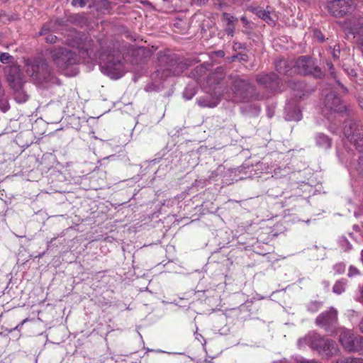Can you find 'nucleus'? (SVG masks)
<instances>
[{
    "mask_svg": "<svg viewBox=\"0 0 363 363\" xmlns=\"http://www.w3.org/2000/svg\"><path fill=\"white\" fill-rule=\"evenodd\" d=\"M26 72L38 84L55 82V77L51 68L45 60L26 61Z\"/></svg>",
    "mask_w": 363,
    "mask_h": 363,
    "instance_id": "nucleus-1",
    "label": "nucleus"
},
{
    "mask_svg": "<svg viewBox=\"0 0 363 363\" xmlns=\"http://www.w3.org/2000/svg\"><path fill=\"white\" fill-rule=\"evenodd\" d=\"M232 81V91L233 100L236 102H242L252 99H257L258 96L255 92V87L245 79L238 76H230Z\"/></svg>",
    "mask_w": 363,
    "mask_h": 363,
    "instance_id": "nucleus-2",
    "label": "nucleus"
},
{
    "mask_svg": "<svg viewBox=\"0 0 363 363\" xmlns=\"http://www.w3.org/2000/svg\"><path fill=\"white\" fill-rule=\"evenodd\" d=\"M160 68L157 70L156 74L164 78L170 75H179L186 69V65L182 61H179L173 57L162 55L159 57Z\"/></svg>",
    "mask_w": 363,
    "mask_h": 363,
    "instance_id": "nucleus-3",
    "label": "nucleus"
},
{
    "mask_svg": "<svg viewBox=\"0 0 363 363\" xmlns=\"http://www.w3.org/2000/svg\"><path fill=\"white\" fill-rule=\"evenodd\" d=\"M100 60V67L103 73L115 79L123 76L124 69L121 57L114 55L101 54Z\"/></svg>",
    "mask_w": 363,
    "mask_h": 363,
    "instance_id": "nucleus-4",
    "label": "nucleus"
},
{
    "mask_svg": "<svg viewBox=\"0 0 363 363\" xmlns=\"http://www.w3.org/2000/svg\"><path fill=\"white\" fill-rule=\"evenodd\" d=\"M343 133L357 150L363 152V126L354 121H347L344 124Z\"/></svg>",
    "mask_w": 363,
    "mask_h": 363,
    "instance_id": "nucleus-5",
    "label": "nucleus"
},
{
    "mask_svg": "<svg viewBox=\"0 0 363 363\" xmlns=\"http://www.w3.org/2000/svg\"><path fill=\"white\" fill-rule=\"evenodd\" d=\"M49 52L53 62L60 69H64L77 63L76 55L67 48H53L50 50Z\"/></svg>",
    "mask_w": 363,
    "mask_h": 363,
    "instance_id": "nucleus-6",
    "label": "nucleus"
},
{
    "mask_svg": "<svg viewBox=\"0 0 363 363\" xmlns=\"http://www.w3.org/2000/svg\"><path fill=\"white\" fill-rule=\"evenodd\" d=\"M293 70L294 74H313L316 77H320L322 74L314 61L307 56L299 57L293 64Z\"/></svg>",
    "mask_w": 363,
    "mask_h": 363,
    "instance_id": "nucleus-7",
    "label": "nucleus"
},
{
    "mask_svg": "<svg viewBox=\"0 0 363 363\" xmlns=\"http://www.w3.org/2000/svg\"><path fill=\"white\" fill-rule=\"evenodd\" d=\"M335 343L334 341L325 339L316 333H308L303 337L298 339L297 344L299 347L308 345L313 350H318Z\"/></svg>",
    "mask_w": 363,
    "mask_h": 363,
    "instance_id": "nucleus-8",
    "label": "nucleus"
},
{
    "mask_svg": "<svg viewBox=\"0 0 363 363\" xmlns=\"http://www.w3.org/2000/svg\"><path fill=\"white\" fill-rule=\"evenodd\" d=\"M328 11L335 17L351 13L355 9L353 0H333L328 4Z\"/></svg>",
    "mask_w": 363,
    "mask_h": 363,
    "instance_id": "nucleus-9",
    "label": "nucleus"
},
{
    "mask_svg": "<svg viewBox=\"0 0 363 363\" xmlns=\"http://www.w3.org/2000/svg\"><path fill=\"white\" fill-rule=\"evenodd\" d=\"M324 103L328 110L334 112L342 113L347 110L345 104L335 91L326 94Z\"/></svg>",
    "mask_w": 363,
    "mask_h": 363,
    "instance_id": "nucleus-10",
    "label": "nucleus"
},
{
    "mask_svg": "<svg viewBox=\"0 0 363 363\" xmlns=\"http://www.w3.org/2000/svg\"><path fill=\"white\" fill-rule=\"evenodd\" d=\"M257 82L264 89H267L270 91H277L280 90L279 79L277 74L274 73L259 74L257 77Z\"/></svg>",
    "mask_w": 363,
    "mask_h": 363,
    "instance_id": "nucleus-11",
    "label": "nucleus"
},
{
    "mask_svg": "<svg viewBox=\"0 0 363 363\" xmlns=\"http://www.w3.org/2000/svg\"><path fill=\"white\" fill-rule=\"evenodd\" d=\"M337 311L335 308H331L329 311L320 314L317 317L315 323L318 325L324 328L326 330H328L329 328L336 323L337 319Z\"/></svg>",
    "mask_w": 363,
    "mask_h": 363,
    "instance_id": "nucleus-12",
    "label": "nucleus"
},
{
    "mask_svg": "<svg viewBox=\"0 0 363 363\" xmlns=\"http://www.w3.org/2000/svg\"><path fill=\"white\" fill-rule=\"evenodd\" d=\"M7 80L13 89H18L21 87L23 77L18 67L13 66L9 68L7 74Z\"/></svg>",
    "mask_w": 363,
    "mask_h": 363,
    "instance_id": "nucleus-13",
    "label": "nucleus"
},
{
    "mask_svg": "<svg viewBox=\"0 0 363 363\" xmlns=\"http://www.w3.org/2000/svg\"><path fill=\"white\" fill-rule=\"evenodd\" d=\"M315 142L316 146L323 150H328L332 146L331 139L326 135L319 133L315 136Z\"/></svg>",
    "mask_w": 363,
    "mask_h": 363,
    "instance_id": "nucleus-14",
    "label": "nucleus"
},
{
    "mask_svg": "<svg viewBox=\"0 0 363 363\" xmlns=\"http://www.w3.org/2000/svg\"><path fill=\"white\" fill-rule=\"evenodd\" d=\"M293 62H289L285 60H280L277 62L276 69L280 74L291 75L294 74Z\"/></svg>",
    "mask_w": 363,
    "mask_h": 363,
    "instance_id": "nucleus-15",
    "label": "nucleus"
},
{
    "mask_svg": "<svg viewBox=\"0 0 363 363\" xmlns=\"http://www.w3.org/2000/svg\"><path fill=\"white\" fill-rule=\"evenodd\" d=\"M52 23H48L45 24L40 31L39 32L40 35H45V41L49 43H56L57 38V36L50 33V31L52 28Z\"/></svg>",
    "mask_w": 363,
    "mask_h": 363,
    "instance_id": "nucleus-16",
    "label": "nucleus"
},
{
    "mask_svg": "<svg viewBox=\"0 0 363 363\" xmlns=\"http://www.w3.org/2000/svg\"><path fill=\"white\" fill-rule=\"evenodd\" d=\"M355 335L350 330L345 328L341 330L339 340L344 348L347 350V345L352 343Z\"/></svg>",
    "mask_w": 363,
    "mask_h": 363,
    "instance_id": "nucleus-17",
    "label": "nucleus"
},
{
    "mask_svg": "<svg viewBox=\"0 0 363 363\" xmlns=\"http://www.w3.org/2000/svg\"><path fill=\"white\" fill-rule=\"evenodd\" d=\"M363 350V337L356 335L350 344L347 345V350L349 352H358Z\"/></svg>",
    "mask_w": 363,
    "mask_h": 363,
    "instance_id": "nucleus-18",
    "label": "nucleus"
},
{
    "mask_svg": "<svg viewBox=\"0 0 363 363\" xmlns=\"http://www.w3.org/2000/svg\"><path fill=\"white\" fill-rule=\"evenodd\" d=\"M285 118L287 121H299L302 118V114L298 108H291L289 107L286 108Z\"/></svg>",
    "mask_w": 363,
    "mask_h": 363,
    "instance_id": "nucleus-19",
    "label": "nucleus"
},
{
    "mask_svg": "<svg viewBox=\"0 0 363 363\" xmlns=\"http://www.w3.org/2000/svg\"><path fill=\"white\" fill-rule=\"evenodd\" d=\"M316 351L322 356L330 357L337 354L338 348L337 347L336 344L334 343L331 345H329L328 347H326L323 349H320Z\"/></svg>",
    "mask_w": 363,
    "mask_h": 363,
    "instance_id": "nucleus-20",
    "label": "nucleus"
},
{
    "mask_svg": "<svg viewBox=\"0 0 363 363\" xmlns=\"http://www.w3.org/2000/svg\"><path fill=\"white\" fill-rule=\"evenodd\" d=\"M243 113L252 116H257L260 111V108L257 105L246 104L242 106Z\"/></svg>",
    "mask_w": 363,
    "mask_h": 363,
    "instance_id": "nucleus-21",
    "label": "nucleus"
},
{
    "mask_svg": "<svg viewBox=\"0 0 363 363\" xmlns=\"http://www.w3.org/2000/svg\"><path fill=\"white\" fill-rule=\"evenodd\" d=\"M259 16L262 18L264 21H265L267 23L270 25H274L275 24V16H272L269 11H259L258 13Z\"/></svg>",
    "mask_w": 363,
    "mask_h": 363,
    "instance_id": "nucleus-22",
    "label": "nucleus"
},
{
    "mask_svg": "<svg viewBox=\"0 0 363 363\" xmlns=\"http://www.w3.org/2000/svg\"><path fill=\"white\" fill-rule=\"evenodd\" d=\"M345 284H346L345 281H337L333 287V292L337 294H342L343 291H345Z\"/></svg>",
    "mask_w": 363,
    "mask_h": 363,
    "instance_id": "nucleus-23",
    "label": "nucleus"
},
{
    "mask_svg": "<svg viewBox=\"0 0 363 363\" xmlns=\"http://www.w3.org/2000/svg\"><path fill=\"white\" fill-rule=\"evenodd\" d=\"M196 91L194 87L193 86H187L184 93H183V95H184V97L187 99V100H190L193 98V96L196 94Z\"/></svg>",
    "mask_w": 363,
    "mask_h": 363,
    "instance_id": "nucleus-24",
    "label": "nucleus"
},
{
    "mask_svg": "<svg viewBox=\"0 0 363 363\" xmlns=\"http://www.w3.org/2000/svg\"><path fill=\"white\" fill-rule=\"evenodd\" d=\"M322 306V303L319 301H312L309 303L307 306V308L308 311L312 313L317 312L320 307Z\"/></svg>",
    "mask_w": 363,
    "mask_h": 363,
    "instance_id": "nucleus-25",
    "label": "nucleus"
},
{
    "mask_svg": "<svg viewBox=\"0 0 363 363\" xmlns=\"http://www.w3.org/2000/svg\"><path fill=\"white\" fill-rule=\"evenodd\" d=\"M198 104L201 107H215L217 105V102L211 103L204 98H199L197 100Z\"/></svg>",
    "mask_w": 363,
    "mask_h": 363,
    "instance_id": "nucleus-26",
    "label": "nucleus"
},
{
    "mask_svg": "<svg viewBox=\"0 0 363 363\" xmlns=\"http://www.w3.org/2000/svg\"><path fill=\"white\" fill-rule=\"evenodd\" d=\"M223 20L226 23V26L235 24L238 22L237 18L227 13L223 14Z\"/></svg>",
    "mask_w": 363,
    "mask_h": 363,
    "instance_id": "nucleus-27",
    "label": "nucleus"
},
{
    "mask_svg": "<svg viewBox=\"0 0 363 363\" xmlns=\"http://www.w3.org/2000/svg\"><path fill=\"white\" fill-rule=\"evenodd\" d=\"M333 269L336 274H342L345 271V265L343 263H337L334 265Z\"/></svg>",
    "mask_w": 363,
    "mask_h": 363,
    "instance_id": "nucleus-28",
    "label": "nucleus"
},
{
    "mask_svg": "<svg viewBox=\"0 0 363 363\" xmlns=\"http://www.w3.org/2000/svg\"><path fill=\"white\" fill-rule=\"evenodd\" d=\"M12 57L8 53H0V61L2 63H9L11 62Z\"/></svg>",
    "mask_w": 363,
    "mask_h": 363,
    "instance_id": "nucleus-29",
    "label": "nucleus"
},
{
    "mask_svg": "<svg viewBox=\"0 0 363 363\" xmlns=\"http://www.w3.org/2000/svg\"><path fill=\"white\" fill-rule=\"evenodd\" d=\"M89 0H72V5L74 6L84 7Z\"/></svg>",
    "mask_w": 363,
    "mask_h": 363,
    "instance_id": "nucleus-30",
    "label": "nucleus"
},
{
    "mask_svg": "<svg viewBox=\"0 0 363 363\" xmlns=\"http://www.w3.org/2000/svg\"><path fill=\"white\" fill-rule=\"evenodd\" d=\"M225 31L228 35L233 36L235 32V24L227 25Z\"/></svg>",
    "mask_w": 363,
    "mask_h": 363,
    "instance_id": "nucleus-31",
    "label": "nucleus"
},
{
    "mask_svg": "<svg viewBox=\"0 0 363 363\" xmlns=\"http://www.w3.org/2000/svg\"><path fill=\"white\" fill-rule=\"evenodd\" d=\"M296 363H318L315 360H308L301 357H297L294 359Z\"/></svg>",
    "mask_w": 363,
    "mask_h": 363,
    "instance_id": "nucleus-32",
    "label": "nucleus"
},
{
    "mask_svg": "<svg viewBox=\"0 0 363 363\" xmlns=\"http://www.w3.org/2000/svg\"><path fill=\"white\" fill-rule=\"evenodd\" d=\"M340 48L339 45H335L332 52L333 57L335 60H337L340 57Z\"/></svg>",
    "mask_w": 363,
    "mask_h": 363,
    "instance_id": "nucleus-33",
    "label": "nucleus"
},
{
    "mask_svg": "<svg viewBox=\"0 0 363 363\" xmlns=\"http://www.w3.org/2000/svg\"><path fill=\"white\" fill-rule=\"evenodd\" d=\"M342 247L345 248V250H350V247H351V245L350 244V242L345 238H342L340 240Z\"/></svg>",
    "mask_w": 363,
    "mask_h": 363,
    "instance_id": "nucleus-34",
    "label": "nucleus"
},
{
    "mask_svg": "<svg viewBox=\"0 0 363 363\" xmlns=\"http://www.w3.org/2000/svg\"><path fill=\"white\" fill-rule=\"evenodd\" d=\"M359 274V271L357 268L353 266H350L348 272L349 277H353Z\"/></svg>",
    "mask_w": 363,
    "mask_h": 363,
    "instance_id": "nucleus-35",
    "label": "nucleus"
},
{
    "mask_svg": "<svg viewBox=\"0 0 363 363\" xmlns=\"http://www.w3.org/2000/svg\"><path fill=\"white\" fill-rule=\"evenodd\" d=\"M235 58L238 59L240 62H247L248 60V56L245 54H238L235 57Z\"/></svg>",
    "mask_w": 363,
    "mask_h": 363,
    "instance_id": "nucleus-36",
    "label": "nucleus"
},
{
    "mask_svg": "<svg viewBox=\"0 0 363 363\" xmlns=\"http://www.w3.org/2000/svg\"><path fill=\"white\" fill-rule=\"evenodd\" d=\"M314 35L320 42L323 43L324 41V36L320 31L315 30Z\"/></svg>",
    "mask_w": 363,
    "mask_h": 363,
    "instance_id": "nucleus-37",
    "label": "nucleus"
},
{
    "mask_svg": "<svg viewBox=\"0 0 363 363\" xmlns=\"http://www.w3.org/2000/svg\"><path fill=\"white\" fill-rule=\"evenodd\" d=\"M357 170L359 173L363 174V157H360L359 160Z\"/></svg>",
    "mask_w": 363,
    "mask_h": 363,
    "instance_id": "nucleus-38",
    "label": "nucleus"
},
{
    "mask_svg": "<svg viewBox=\"0 0 363 363\" xmlns=\"http://www.w3.org/2000/svg\"><path fill=\"white\" fill-rule=\"evenodd\" d=\"M219 74L220 76V78L221 79L223 77V68L221 67H219L216 69V72L214 73V74Z\"/></svg>",
    "mask_w": 363,
    "mask_h": 363,
    "instance_id": "nucleus-39",
    "label": "nucleus"
},
{
    "mask_svg": "<svg viewBox=\"0 0 363 363\" xmlns=\"http://www.w3.org/2000/svg\"><path fill=\"white\" fill-rule=\"evenodd\" d=\"M219 169H220V168H218L216 171L212 172H211V174L209 176V178H210V179H213V178H215V177H218V171H219Z\"/></svg>",
    "mask_w": 363,
    "mask_h": 363,
    "instance_id": "nucleus-40",
    "label": "nucleus"
},
{
    "mask_svg": "<svg viewBox=\"0 0 363 363\" xmlns=\"http://www.w3.org/2000/svg\"><path fill=\"white\" fill-rule=\"evenodd\" d=\"M336 82H337L338 86H340V88L341 89L342 91L344 93H346L347 91V88H345L338 80H337Z\"/></svg>",
    "mask_w": 363,
    "mask_h": 363,
    "instance_id": "nucleus-41",
    "label": "nucleus"
},
{
    "mask_svg": "<svg viewBox=\"0 0 363 363\" xmlns=\"http://www.w3.org/2000/svg\"><path fill=\"white\" fill-rule=\"evenodd\" d=\"M360 298L359 299V301L363 303V287L360 289Z\"/></svg>",
    "mask_w": 363,
    "mask_h": 363,
    "instance_id": "nucleus-42",
    "label": "nucleus"
},
{
    "mask_svg": "<svg viewBox=\"0 0 363 363\" xmlns=\"http://www.w3.org/2000/svg\"><path fill=\"white\" fill-rule=\"evenodd\" d=\"M27 321V319H24L21 323V324L18 325L15 329L16 330H18L21 327H22V325Z\"/></svg>",
    "mask_w": 363,
    "mask_h": 363,
    "instance_id": "nucleus-43",
    "label": "nucleus"
},
{
    "mask_svg": "<svg viewBox=\"0 0 363 363\" xmlns=\"http://www.w3.org/2000/svg\"><path fill=\"white\" fill-rule=\"evenodd\" d=\"M348 75L350 76H355L356 73L354 69H351L350 72H347Z\"/></svg>",
    "mask_w": 363,
    "mask_h": 363,
    "instance_id": "nucleus-44",
    "label": "nucleus"
},
{
    "mask_svg": "<svg viewBox=\"0 0 363 363\" xmlns=\"http://www.w3.org/2000/svg\"><path fill=\"white\" fill-rule=\"evenodd\" d=\"M200 4H205L208 0H196Z\"/></svg>",
    "mask_w": 363,
    "mask_h": 363,
    "instance_id": "nucleus-45",
    "label": "nucleus"
},
{
    "mask_svg": "<svg viewBox=\"0 0 363 363\" xmlns=\"http://www.w3.org/2000/svg\"><path fill=\"white\" fill-rule=\"evenodd\" d=\"M274 363H288V362L285 359H284V360H281L279 362H275Z\"/></svg>",
    "mask_w": 363,
    "mask_h": 363,
    "instance_id": "nucleus-46",
    "label": "nucleus"
},
{
    "mask_svg": "<svg viewBox=\"0 0 363 363\" xmlns=\"http://www.w3.org/2000/svg\"><path fill=\"white\" fill-rule=\"evenodd\" d=\"M328 65L330 69L333 68V65H332V63H328Z\"/></svg>",
    "mask_w": 363,
    "mask_h": 363,
    "instance_id": "nucleus-47",
    "label": "nucleus"
},
{
    "mask_svg": "<svg viewBox=\"0 0 363 363\" xmlns=\"http://www.w3.org/2000/svg\"><path fill=\"white\" fill-rule=\"evenodd\" d=\"M362 108L363 109V105H361Z\"/></svg>",
    "mask_w": 363,
    "mask_h": 363,
    "instance_id": "nucleus-48",
    "label": "nucleus"
}]
</instances>
